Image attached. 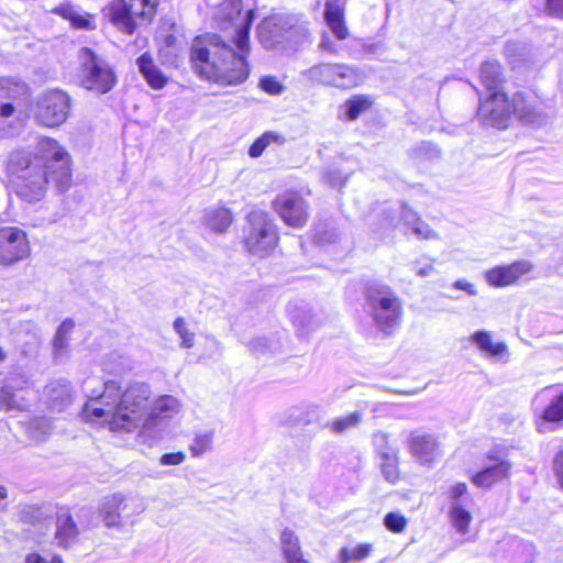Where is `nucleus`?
Listing matches in <instances>:
<instances>
[{
	"instance_id": "obj_1",
	"label": "nucleus",
	"mask_w": 563,
	"mask_h": 563,
	"mask_svg": "<svg viewBox=\"0 0 563 563\" xmlns=\"http://www.w3.org/2000/svg\"><path fill=\"white\" fill-rule=\"evenodd\" d=\"M82 391L88 398L82 418L113 432L139 430L141 441L155 445L167 433L169 419L180 408L179 401L169 395L151 402V388L145 383H132L122 388L117 382L102 383L98 377H87Z\"/></svg>"
},
{
	"instance_id": "obj_2",
	"label": "nucleus",
	"mask_w": 563,
	"mask_h": 563,
	"mask_svg": "<svg viewBox=\"0 0 563 563\" xmlns=\"http://www.w3.org/2000/svg\"><path fill=\"white\" fill-rule=\"evenodd\" d=\"M214 5L213 20L218 29L228 32L230 42L216 34H209V46L195 43L191 48V59L203 66L200 74L208 80L220 85L235 86L249 77L246 57L250 51V30L255 18L253 9L243 11L242 0H223Z\"/></svg>"
},
{
	"instance_id": "obj_3",
	"label": "nucleus",
	"mask_w": 563,
	"mask_h": 563,
	"mask_svg": "<svg viewBox=\"0 0 563 563\" xmlns=\"http://www.w3.org/2000/svg\"><path fill=\"white\" fill-rule=\"evenodd\" d=\"M9 170L15 176V192L27 202L41 200L48 183L59 191L70 185L69 155L56 140L43 137L37 142L35 153L16 150L10 154Z\"/></svg>"
},
{
	"instance_id": "obj_4",
	"label": "nucleus",
	"mask_w": 563,
	"mask_h": 563,
	"mask_svg": "<svg viewBox=\"0 0 563 563\" xmlns=\"http://www.w3.org/2000/svg\"><path fill=\"white\" fill-rule=\"evenodd\" d=\"M511 113L520 121L533 126L542 125L545 118L522 93H516L511 103L503 91H494L481 100L477 117L483 125L506 129Z\"/></svg>"
},
{
	"instance_id": "obj_5",
	"label": "nucleus",
	"mask_w": 563,
	"mask_h": 563,
	"mask_svg": "<svg viewBox=\"0 0 563 563\" xmlns=\"http://www.w3.org/2000/svg\"><path fill=\"white\" fill-rule=\"evenodd\" d=\"M257 33L266 48L282 46L298 49L312 42L309 22L303 14L275 13L266 16L258 24Z\"/></svg>"
},
{
	"instance_id": "obj_6",
	"label": "nucleus",
	"mask_w": 563,
	"mask_h": 563,
	"mask_svg": "<svg viewBox=\"0 0 563 563\" xmlns=\"http://www.w3.org/2000/svg\"><path fill=\"white\" fill-rule=\"evenodd\" d=\"M365 307L375 325L385 333H391L400 323L401 301L387 285L373 283L366 288Z\"/></svg>"
},
{
	"instance_id": "obj_7",
	"label": "nucleus",
	"mask_w": 563,
	"mask_h": 563,
	"mask_svg": "<svg viewBox=\"0 0 563 563\" xmlns=\"http://www.w3.org/2000/svg\"><path fill=\"white\" fill-rule=\"evenodd\" d=\"M81 86L97 93L109 92L117 82V76L106 59L91 48L82 47L78 53Z\"/></svg>"
},
{
	"instance_id": "obj_8",
	"label": "nucleus",
	"mask_w": 563,
	"mask_h": 563,
	"mask_svg": "<svg viewBox=\"0 0 563 563\" xmlns=\"http://www.w3.org/2000/svg\"><path fill=\"white\" fill-rule=\"evenodd\" d=\"M244 243L247 251L260 257L268 256L277 246V227L263 211H252L247 217Z\"/></svg>"
},
{
	"instance_id": "obj_9",
	"label": "nucleus",
	"mask_w": 563,
	"mask_h": 563,
	"mask_svg": "<svg viewBox=\"0 0 563 563\" xmlns=\"http://www.w3.org/2000/svg\"><path fill=\"white\" fill-rule=\"evenodd\" d=\"M156 4L157 0H114L107 9V16L120 31L132 34L137 20H150Z\"/></svg>"
},
{
	"instance_id": "obj_10",
	"label": "nucleus",
	"mask_w": 563,
	"mask_h": 563,
	"mask_svg": "<svg viewBox=\"0 0 563 563\" xmlns=\"http://www.w3.org/2000/svg\"><path fill=\"white\" fill-rule=\"evenodd\" d=\"M307 80L323 86L350 89L357 85V71L346 64L320 63L302 71Z\"/></svg>"
},
{
	"instance_id": "obj_11",
	"label": "nucleus",
	"mask_w": 563,
	"mask_h": 563,
	"mask_svg": "<svg viewBox=\"0 0 563 563\" xmlns=\"http://www.w3.org/2000/svg\"><path fill=\"white\" fill-rule=\"evenodd\" d=\"M71 99L63 90L52 89L38 97L35 120L43 126L55 128L63 124L70 112Z\"/></svg>"
},
{
	"instance_id": "obj_12",
	"label": "nucleus",
	"mask_w": 563,
	"mask_h": 563,
	"mask_svg": "<svg viewBox=\"0 0 563 563\" xmlns=\"http://www.w3.org/2000/svg\"><path fill=\"white\" fill-rule=\"evenodd\" d=\"M273 207L289 227L302 228L308 220V205L301 194L296 190H286L277 195Z\"/></svg>"
},
{
	"instance_id": "obj_13",
	"label": "nucleus",
	"mask_w": 563,
	"mask_h": 563,
	"mask_svg": "<svg viewBox=\"0 0 563 563\" xmlns=\"http://www.w3.org/2000/svg\"><path fill=\"white\" fill-rule=\"evenodd\" d=\"M492 555L498 563H532L536 555L534 545L515 536H505L497 541Z\"/></svg>"
},
{
	"instance_id": "obj_14",
	"label": "nucleus",
	"mask_w": 563,
	"mask_h": 563,
	"mask_svg": "<svg viewBox=\"0 0 563 563\" xmlns=\"http://www.w3.org/2000/svg\"><path fill=\"white\" fill-rule=\"evenodd\" d=\"M30 254L26 233L16 227L0 228V264L10 265Z\"/></svg>"
},
{
	"instance_id": "obj_15",
	"label": "nucleus",
	"mask_w": 563,
	"mask_h": 563,
	"mask_svg": "<svg viewBox=\"0 0 563 563\" xmlns=\"http://www.w3.org/2000/svg\"><path fill=\"white\" fill-rule=\"evenodd\" d=\"M141 511H143L141 504L132 498H124L120 494L106 497L99 510L107 527L119 526Z\"/></svg>"
},
{
	"instance_id": "obj_16",
	"label": "nucleus",
	"mask_w": 563,
	"mask_h": 563,
	"mask_svg": "<svg viewBox=\"0 0 563 563\" xmlns=\"http://www.w3.org/2000/svg\"><path fill=\"white\" fill-rule=\"evenodd\" d=\"M533 412L547 422L563 421V388L548 386L536 394L532 399Z\"/></svg>"
},
{
	"instance_id": "obj_17",
	"label": "nucleus",
	"mask_w": 563,
	"mask_h": 563,
	"mask_svg": "<svg viewBox=\"0 0 563 563\" xmlns=\"http://www.w3.org/2000/svg\"><path fill=\"white\" fill-rule=\"evenodd\" d=\"M383 212V227L386 229L397 227L396 214H398L399 221H401L407 229H410L418 238L428 240L437 236L435 232L405 203H399L397 208L394 209H384Z\"/></svg>"
},
{
	"instance_id": "obj_18",
	"label": "nucleus",
	"mask_w": 563,
	"mask_h": 563,
	"mask_svg": "<svg viewBox=\"0 0 563 563\" xmlns=\"http://www.w3.org/2000/svg\"><path fill=\"white\" fill-rule=\"evenodd\" d=\"M531 271V264L528 262H515L508 266H497L489 269L486 275V282L495 287H505L516 283L522 275Z\"/></svg>"
},
{
	"instance_id": "obj_19",
	"label": "nucleus",
	"mask_w": 563,
	"mask_h": 563,
	"mask_svg": "<svg viewBox=\"0 0 563 563\" xmlns=\"http://www.w3.org/2000/svg\"><path fill=\"white\" fill-rule=\"evenodd\" d=\"M510 464L500 459L488 456L484 467L472 476V482L478 487H490L495 483L506 478L509 474Z\"/></svg>"
},
{
	"instance_id": "obj_20",
	"label": "nucleus",
	"mask_w": 563,
	"mask_h": 563,
	"mask_svg": "<svg viewBox=\"0 0 563 563\" xmlns=\"http://www.w3.org/2000/svg\"><path fill=\"white\" fill-rule=\"evenodd\" d=\"M324 21L338 40L347 38L349 30L344 21V3L342 0H325Z\"/></svg>"
},
{
	"instance_id": "obj_21",
	"label": "nucleus",
	"mask_w": 563,
	"mask_h": 563,
	"mask_svg": "<svg viewBox=\"0 0 563 563\" xmlns=\"http://www.w3.org/2000/svg\"><path fill=\"white\" fill-rule=\"evenodd\" d=\"M287 312L299 338H308V335L319 327L318 319L306 305L299 306L297 303H289L287 306Z\"/></svg>"
},
{
	"instance_id": "obj_22",
	"label": "nucleus",
	"mask_w": 563,
	"mask_h": 563,
	"mask_svg": "<svg viewBox=\"0 0 563 563\" xmlns=\"http://www.w3.org/2000/svg\"><path fill=\"white\" fill-rule=\"evenodd\" d=\"M409 449L411 454L421 463H428L433 460L438 443L430 434L412 433L409 441Z\"/></svg>"
},
{
	"instance_id": "obj_23",
	"label": "nucleus",
	"mask_w": 563,
	"mask_h": 563,
	"mask_svg": "<svg viewBox=\"0 0 563 563\" xmlns=\"http://www.w3.org/2000/svg\"><path fill=\"white\" fill-rule=\"evenodd\" d=\"M55 526V539L59 547L67 549L75 543L78 536V528L73 517L67 511L57 514Z\"/></svg>"
},
{
	"instance_id": "obj_24",
	"label": "nucleus",
	"mask_w": 563,
	"mask_h": 563,
	"mask_svg": "<svg viewBox=\"0 0 563 563\" xmlns=\"http://www.w3.org/2000/svg\"><path fill=\"white\" fill-rule=\"evenodd\" d=\"M136 64L140 73L153 89H162L167 84V77L154 64L153 58L148 53L142 54Z\"/></svg>"
},
{
	"instance_id": "obj_25",
	"label": "nucleus",
	"mask_w": 563,
	"mask_h": 563,
	"mask_svg": "<svg viewBox=\"0 0 563 563\" xmlns=\"http://www.w3.org/2000/svg\"><path fill=\"white\" fill-rule=\"evenodd\" d=\"M54 13L70 21L71 25L80 30L95 29L93 16L82 12L80 9L69 4L63 3L53 10Z\"/></svg>"
},
{
	"instance_id": "obj_26",
	"label": "nucleus",
	"mask_w": 563,
	"mask_h": 563,
	"mask_svg": "<svg viewBox=\"0 0 563 563\" xmlns=\"http://www.w3.org/2000/svg\"><path fill=\"white\" fill-rule=\"evenodd\" d=\"M321 411V406L318 404H303L301 407L289 409L288 422L297 426H309L320 420Z\"/></svg>"
},
{
	"instance_id": "obj_27",
	"label": "nucleus",
	"mask_w": 563,
	"mask_h": 563,
	"mask_svg": "<svg viewBox=\"0 0 563 563\" xmlns=\"http://www.w3.org/2000/svg\"><path fill=\"white\" fill-rule=\"evenodd\" d=\"M20 519L24 523H29L33 527L38 526V531L44 533V530L51 528L54 523L52 516L47 515L46 511L36 505H26L20 510Z\"/></svg>"
},
{
	"instance_id": "obj_28",
	"label": "nucleus",
	"mask_w": 563,
	"mask_h": 563,
	"mask_svg": "<svg viewBox=\"0 0 563 563\" xmlns=\"http://www.w3.org/2000/svg\"><path fill=\"white\" fill-rule=\"evenodd\" d=\"M280 544L287 563H309L303 559L298 537L292 530L286 528L280 534Z\"/></svg>"
},
{
	"instance_id": "obj_29",
	"label": "nucleus",
	"mask_w": 563,
	"mask_h": 563,
	"mask_svg": "<svg viewBox=\"0 0 563 563\" xmlns=\"http://www.w3.org/2000/svg\"><path fill=\"white\" fill-rule=\"evenodd\" d=\"M363 421V413L361 411H354L345 416H340L329 421L325 428L332 434H344L351 430L356 429Z\"/></svg>"
},
{
	"instance_id": "obj_30",
	"label": "nucleus",
	"mask_w": 563,
	"mask_h": 563,
	"mask_svg": "<svg viewBox=\"0 0 563 563\" xmlns=\"http://www.w3.org/2000/svg\"><path fill=\"white\" fill-rule=\"evenodd\" d=\"M481 79L489 93L501 91V67L497 62H485L481 67Z\"/></svg>"
},
{
	"instance_id": "obj_31",
	"label": "nucleus",
	"mask_w": 563,
	"mask_h": 563,
	"mask_svg": "<svg viewBox=\"0 0 563 563\" xmlns=\"http://www.w3.org/2000/svg\"><path fill=\"white\" fill-rule=\"evenodd\" d=\"M207 225L214 232H224L232 223V214L227 208H211L205 214Z\"/></svg>"
},
{
	"instance_id": "obj_32",
	"label": "nucleus",
	"mask_w": 563,
	"mask_h": 563,
	"mask_svg": "<svg viewBox=\"0 0 563 563\" xmlns=\"http://www.w3.org/2000/svg\"><path fill=\"white\" fill-rule=\"evenodd\" d=\"M471 340L477 347L492 356H498L506 352L507 346L503 342L494 343L488 331L479 330L472 334Z\"/></svg>"
},
{
	"instance_id": "obj_33",
	"label": "nucleus",
	"mask_w": 563,
	"mask_h": 563,
	"mask_svg": "<svg viewBox=\"0 0 563 563\" xmlns=\"http://www.w3.org/2000/svg\"><path fill=\"white\" fill-rule=\"evenodd\" d=\"M74 325L75 324L71 319H66L57 328V331L53 339V350H54L55 357L57 360L63 357V355L68 346V336H69L71 330L74 329Z\"/></svg>"
},
{
	"instance_id": "obj_34",
	"label": "nucleus",
	"mask_w": 563,
	"mask_h": 563,
	"mask_svg": "<svg viewBox=\"0 0 563 563\" xmlns=\"http://www.w3.org/2000/svg\"><path fill=\"white\" fill-rule=\"evenodd\" d=\"M45 394L58 410L66 406L70 399V386L68 383H52L45 388Z\"/></svg>"
},
{
	"instance_id": "obj_35",
	"label": "nucleus",
	"mask_w": 563,
	"mask_h": 563,
	"mask_svg": "<svg viewBox=\"0 0 563 563\" xmlns=\"http://www.w3.org/2000/svg\"><path fill=\"white\" fill-rule=\"evenodd\" d=\"M450 518L453 527L460 533L467 531L472 516L468 510L464 508L462 503H452L450 507Z\"/></svg>"
},
{
	"instance_id": "obj_36",
	"label": "nucleus",
	"mask_w": 563,
	"mask_h": 563,
	"mask_svg": "<svg viewBox=\"0 0 563 563\" xmlns=\"http://www.w3.org/2000/svg\"><path fill=\"white\" fill-rule=\"evenodd\" d=\"M283 143L284 137L275 132H265L257 137L249 148V155L253 158L260 157L266 147L272 143Z\"/></svg>"
},
{
	"instance_id": "obj_37",
	"label": "nucleus",
	"mask_w": 563,
	"mask_h": 563,
	"mask_svg": "<svg viewBox=\"0 0 563 563\" xmlns=\"http://www.w3.org/2000/svg\"><path fill=\"white\" fill-rule=\"evenodd\" d=\"M372 104V101L366 96H354L345 101V115L349 120H356L361 113L367 110Z\"/></svg>"
},
{
	"instance_id": "obj_38",
	"label": "nucleus",
	"mask_w": 563,
	"mask_h": 563,
	"mask_svg": "<svg viewBox=\"0 0 563 563\" xmlns=\"http://www.w3.org/2000/svg\"><path fill=\"white\" fill-rule=\"evenodd\" d=\"M439 148L431 142H421L410 150V157L417 163L433 161L439 158Z\"/></svg>"
},
{
	"instance_id": "obj_39",
	"label": "nucleus",
	"mask_w": 563,
	"mask_h": 563,
	"mask_svg": "<svg viewBox=\"0 0 563 563\" xmlns=\"http://www.w3.org/2000/svg\"><path fill=\"white\" fill-rule=\"evenodd\" d=\"M379 466L384 477L395 483L398 479V452L396 453H384V457L378 459Z\"/></svg>"
},
{
	"instance_id": "obj_40",
	"label": "nucleus",
	"mask_w": 563,
	"mask_h": 563,
	"mask_svg": "<svg viewBox=\"0 0 563 563\" xmlns=\"http://www.w3.org/2000/svg\"><path fill=\"white\" fill-rule=\"evenodd\" d=\"M213 431H207L195 435L192 443L189 446L191 455L195 457L201 456L203 453L212 449Z\"/></svg>"
},
{
	"instance_id": "obj_41",
	"label": "nucleus",
	"mask_w": 563,
	"mask_h": 563,
	"mask_svg": "<svg viewBox=\"0 0 563 563\" xmlns=\"http://www.w3.org/2000/svg\"><path fill=\"white\" fill-rule=\"evenodd\" d=\"M250 349L255 355H265L267 353H277L280 349V343L276 339L256 338L250 343Z\"/></svg>"
},
{
	"instance_id": "obj_42",
	"label": "nucleus",
	"mask_w": 563,
	"mask_h": 563,
	"mask_svg": "<svg viewBox=\"0 0 563 563\" xmlns=\"http://www.w3.org/2000/svg\"><path fill=\"white\" fill-rule=\"evenodd\" d=\"M174 330L180 339V346L190 349L195 343V334L188 330L184 318H177L174 321Z\"/></svg>"
},
{
	"instance_id": "obj_43",
	"label": "nucleus",
	"mask_w": 563,
	"mask_h": 563,
	"mask_svg": "<svg viewBox=\"0 0 563 563\" xmlns=\"http://www.w3.org/2000/svg\"><path fill=\"white\" fill-rule=\"evenodd\" d=\"M371 550V545L365 543L358 544L352 550L344 548L340 552V560L342 561V563H347L349 561L352 560L360 561L366 558L369 554Z\"/></svg>"
},
{
	"instance_id": "obj_44",
	"label": "nucleus",
	"mask_w": 563,
	"mask_h": 563,
	"mask_svg": "<svg viewBox=\"0 0 563 563\" xmlns=\"http://www.w3.org/2000/svg\"><path fill=\"white\" fill-rule=\"evenodd\" d=\"M373 445L378 459L384 457V453H396L398 450L389 444L388 437L382 431L373 434Z\"/></svg>"
},
{
	"instance_id": "obj_45",
	"label": "nucleus",
	"mask_w": 563,
	"mask_h": 563,
	"mask_svg": "<svg viewBox=\"0 0 563 563\" xmlns=\"http://www.w3.org/2000/svg\"><path fill=\"white\" fill-rule=\"evenodd\" d=\"M9 98V82L0 81V118H9L14 113V106L8 101Z\"/></svg>"
},
{
	"instance_id": "obj_46",
	"label": "nucleus",
	"mask_w": 563,
	"mask_h": 563,
	"mask_svg": "<svg viewBox=\"0 0 563 563\" xmlns=\"http://www.w3.org/2000/svg\"><path fill=\"white\" fill-rule=\"evenodd\" d=\"M384 525L389 531L399 533L405 530L407 520L398 512H388L384 518Z\"/></svg>"
},
{
	"instance_id": "obj_47",
	"label": "nucleus",
	"mask_w": 563,
	"mask_h": 563,
	"mask_svg": "<svg viewBox=\"0 0 563 563\" xmlns=\"http://www.w3.org/2000/svg\"><path fill=\"white\" fill-rule=\"evenodd\" d=\"M260 87L269 95H279L284 90L283 85L272 76L263 77L260 81Z\"/></svg>"
},
{
	"instance_id": "obj_48",
	"label": "nucleus",
	"mask_w": 563,
	"mask_h": 563,
	"mask_svg": "<svg viewBox=\"0 0 563 563\" xmlns=\"http://www.w3.org/2000/svg\"><path fill=\"white\" fill-rule=\"evenodd\" d=\"M324 178L330 184V186L340 188L345 184L347 175L343 174L336 168H329L324 173Z\"/></svg>"
},
{
	"instance_id": "obj_49",
	"label": "nucleus",
	"mask_w": 563,
	"mask_h": 563,
	"mask_svg": "<svg viewBox=\"0 0 563 563\" xmlns=\"http://www.w3.org/2000/svg\"><path fill=\"white\" fill-rule=\"evenodd\" d=\"M184 461L185 454L183 452L165 453L159 459L162 465H179Z\"/></svg>"
},
{
	"instance_id": "obj_50",
	"label": "nucleus",
	"mask_w": 563,
	"mask_h": 563,
	"mask_svg": "<svg viewBox=\"0 0 563 563\" xmlns=\"http://www.w3.org/2000/svg\"><path fill=\"white\" fill-rule=\"evenodd\" d=\"M467 494V487L464 483H456L449 492V497L452 503H462L461 498Z\"/></svg>"
},
{
	"instance_id": "obj_51",
	"label": "nucleus",
	"mask_w": 563,
	"mask_h": 563,
	"mask_svg": "<svg viewBox=\"0 0 563 563\" xmlns=\"http://www.w3.org/2000/svg\"><path fill=\"white\" fill-rule=\"evenodd\" d=\"M526 46L520 42H508L505 47V53L509 58H514L516 55L520 57L525 55Z\"/></svg>"
},
{
	"instance_id": "obj_52",
	"label": "nucleus",
	"mask_w": 563,
	"mask_h": 563,
	"mask_svg": "<svg viewBox=\"0 0 563 563\" xmlns=\"http://www.w3.org/2000/svg\"><path fill=\"white\" fill-rule=\"evenodd\" d=\"M319 48L323 52H328L331 54H335L338 52V45L331 40L330 35L327 32H323L321 34Z\"/></svg>"
},
{
	"instance_id": "obj_53",
	"label": "nucleus",
	"mask_w": 563,
	"mask_h": 563,
	"mask_svg": "<svg viewBox=\"0 0 563 563\" xmlns=\"http://www.w3.org/2000/svg\"><path fill=\"white\" fill-rule=\"evenodd\" d=\"M545 9L550 15L563 18V0H547Z\"/></svg>"
},
{
	"instance_id": "obj_54",
	"label": "nucleus",
	"mask_w": 563,
	"mask_h": 563,
	"mask_svg": "<svg viewBox=\"0 0 563 563\" xmlns=\"http://www.w3.org/2000/svg\"><path fill=\"white\" fill-rule=\"evenodd\" d=\"M553 464L558 483L563 489V450L555 455Z\"/></svg>"
},
{
	"instance_id": "obj_55",
	"label": "nucleus",
	"mask_w": 563,
	"mask_h": 563,
	"mask_svg": "<svg viewBox=\"0 0 563 563\" xmlns=\"http://www.w3.org/2000/svg\"><path fill=\"white\" fill-rule=\"evenodd\" d=\"M25 563H63V561L58 555H54L51 560H47L38 553H30L25 558Z\"/></svg>"
},
{
	"instance_id": "obj_56",
	"label": "nucleus",
	"mask_w": 563,
	"mask_h": 563,
	"mask_svg": "<svg viewBox=\"0 0 563 563\" xmlns=\"http://www.w3.org/2000/svg\"><path fill=\"white\" fill-rule=\"evenodd\" d=\"M34 423L41 429V432L38 435H35L36 437V440L37 441H44L45 440V437L51 431V421L47 419V418H41L38 420H35Z\"/></svg>"
},
{
	"instance_id": "obj_57",
	"label": "nucleus",
	"mask_w": 563,
	"mask_h": 563,
	"mask_svg": "<svg viewBox=\"0 0 563 563\" xmlns=\"http://www.w3.org/2000/svg\"><path fill=\"white\" fill-rule=\"evenodd\" d=\"M453 287L460 290H464L471 296H475L477 294L475 286L464 279L456 280L453 284Z\"/></svg>"
},
{
	"instance_id": "obj_58",
	"label": "nucleus",
	"mask_w": 563,
	"mask_h": 563,
	"mask_svg": "<svg viewBox=\"0 0 563 563\" xmlns=\"http://www.w3.org/2000/svg\"><path fill=\"white\" fill-rule=\"evenodd\" d=\"M0 396L2 397V400L0 401V409L4 407L13 408L15 406L13 395L7 388H2Z\"/></svg>"
},
{
	"instance_id": "obj_59",
	"label": "nucleus",
	"mask_w": 563,
	"mask_h": 563,
	"mask_svg": "<svg viewBox=\"0 0 563 563\" xmlns=\"http://www.w3.org/2000/svg\"><path fill=\"white\" fill-rule=\"evenodd\" d=\"M57 221V216L56 214H52L49 216L48 218H40V217H36L33 222H32V225L33 227H45L47 224H51V223H54Z\"/></svg>"
},
{
	"instance_id": "obj_60",
	"label": "nucleus",
	"mask_w": 563,
	"mask_h": 563,
	"mask_svg": "<svg viewBox=\"0 0 563 563\" xmlns=\"http://www.w3.org/2000/svg\"><path fill=\"white\" fill-rule=\"evenodd\" d=\"M434 267L431 263H427L417 269V275L427 277L433 272Z\"/></svg>"
},
{
	"instance_id": "obj_61",
	"label": "nucleus",
	"mask_w": 563,
	"mask_h": 563,
	"mask_svg": "<svg viewBox=\"0 0 563 563\" xmlns=\"http://www.w3.org/2000/svg\"><path fill=\"white\" fill-rule=\"evenodd\" d=\"M207 344H208V349L210 350L209 355H212V353L216 352L219 347V343L214 338H208Z\"/></svg>"
},
{
	"instance_id": "obj_62",
	"label": "nucleus",
	"mask_w": 563,
	"mask_h": 563,
	"mask_svg": "<svg viewBox=\"0 0 563 563\" xmlns=\"http://www.w3.org/2000/svg\"><path fill=\"white\" fill-rule=\"evenodd\" d=\"M7 496H8L7 488L4 486L0 485V500L7 498Z\"/></svg>"
},
{
	"instance_id": "obj_63",
	"label": "nucleus",
	"mask_w": 563,
	"mask_h": 563,
	"mask_svg": "<svg viewBox=\"0 0 563 563\" xmlns=\"http://www.w3.org/2000/svg\"><path fill=\"white\" fill-rule=\"evenodd\" d=\"M5 357L4 355V352L2 351V349L0 347V362L3 361Z\"/></svg>"
}]
</instances>
